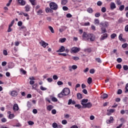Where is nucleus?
I'll list each match as a JSON object with an SVG mask.
<instances>
[{
    "label": "nucleus",
    "instance_id": "61",
    "mask_svg": "<svg viewBox=\"0 0 128 128\" xmlns=\"http://www.w3.org/2000/svg\"><path fill=\"white\" fill-rule=\"evenodd\" d=\"M125 92H128V84H126Z\"/></svg>",
    "mask_w": 128,
    "mask_h": 128
},
{
    "label": "nucleus",
    "instance_id": "28",
    "mask_svg": "<svg viewBox=\"0 0 128 128\" xmlns=\"http://www.w3.org/2000/svg\"><path fill=\"white\" fill-rule=\"evenodd\" d=\"M64 96V94L62 91L60 93L58 94V98H62Z\"/></svg>",
    "mask_w": 128,
    "mask_h": 128
},
{
    "label": "nucleus",
    "instance_id": "62",
    "mask_svg": "<svg viewBox=\"0 0 128 128\" xmlns=\"http://www.w3.org/2000/svg\"><path fill=\"white\" fill-rule=\"evenodd\" d=\"M52 102H58V98H56L55 97H52Z\"/></svg>",
    "mask_w": 128,
    "mask_h": 128
},
{
    "label": "nucleus",
    "instance_id": "42",
    "mask_svg": "<svg viewBox=\"0 0 128 128\" xmlns=\"http://www.w3.org/2000/svg\"><path fill=\"white\" fill-rule=\"evenodd\" d=\"M52 78L53 80H58V76L56 75H54L52 76Z\"/></svg>",
    "mask_w": 128,
    "mask_h": 128
},
{
    "label": "nucleus",
    "instance_id": "33",
    "mask_svg": "<svg viewBox=\"0 0 128 128\" xmlns=\"http://www.w3.org/2000/svg\"><path fill=\"white\" fill-rule=\"evenodd\" d=\"M42 14V9L39 10L37 12V14H38V16H40V14Z\"/></svg>",
    "mask_w": 128,
    "mask_h": 128
},
{
    "label": "nucleus",
    "instance_id": "35",
    "mask_svg": "<svg viewBox=\"0 0 128 128\" xmlns=\"http://www.w3.org/2000/svg\"><path fill=\"white\" fill-rule=\"evenodd\" d=\"M121 12L124 10V5H122L120 6V8H119Z\"/></svg>",
    "mask_w": 128,
    "mask_h": 128
},
{
    "label": "nucleus",
    "instance_id": "6",
    "mask_svg": "<svg viewBox=\"0 0 128 128\" xmlns=\"http://www.w3.org/2000/svg\"><path fill=\"white\" fill-rule=\"evenodd\" d=\"M40 44L43 46V48H46V46H48V44L46 42L42 40L40 42Z\"/></svg>",
    "mask_w": 128,
    "mask_h": 128
},
{
    "label": "nucleus",
    "instance_id": "22",
    "mask_svg": "<svg viewBox=\"0 0 128 128\" xmlns=\"http://www.w3.org/2000/svg\"><path fill=\"white\" fill-rule=\"evenodd\" d=\"M87 82L88 84H90L92 82V78L90 77H89L88 79Z\"/></svg>",
    "mask_w": 128,
    "mask_h": 128
},
{
    "label": "nucleus",
    "instance_id": "17",
    "mask_svg": "<svg viewBox=\"0 0 128 128\" xmlns=\"http://www.w3.org/2000/svg\"><path fill=\"white\" fill-rule=\"evenodd\" d=\"M52 108H54V106H52V105H49L46 107L47 110L49 112H50Z\"/></svg>",
    "mask_w": 128,
    "mask_h": 128
},
{
    "label": "nucleus",
    "instance_id": "59",
    "mask_svg": "<svg viewBox=\"0 0 128 128\" xmlns=\"http://www.w3.org/2000/svg\"><path fill=\"white\" fill-rule=\"evenodd\" d=\"M14 20H13L12 21L10 24L9 25V26H11V27L12 26H14Z\"/></svg>",
    "mask_w": 128,
    "mask_h": 128
},
{
    "label": "nucleus",
    "instance_id": "41",
    "mask_svg": "<svg viewBox=\"0 0 128 128\" xmlns=\"http://www.w3.org/2000/svg\"><path fill=\"white\" fill-rule=\"evenodd\" d=\"M102 2L101 1H98L97 2V6H102Z\"/></svg>",
    "mask_w": 128,
    "mask_h": 128
},
{
    "label": "nucleus",
    "instance_id": "45",
    "mask_svg": "<svg viewBox=\"0 0 128 128\" xmlns=\"http://www.w3.org/2000/svg\"><path fill=\"white\" fill-rule=\"evenodd\" d=\"M62 124H68V121L66 120H64L62 121Z\"/></svg>",
    "mask_w": 128,
    "mask_h": 128
},
{
    "label": "nucleus",
    "instance_id": "40",
    "mask_svg": "<svg viewBox=\"0 0 128 128\" xmlns=\"http://www.w3.org/2000/svg\"><path fill=\"white\" fill-rule=\"evenodd\" d=\"M96 18H100V12H96L94 14Z\"/></svg>",
    "mask_w": 128,
    "mask_h": 128
},
{
    "label": "nucleus",
    "instance_id": "5",
    "mask_svg": "<svg viewBox=\"0 0 128 128\" xmlns=\"http://www.w3.org/2000/svg\"><path fill=\"white\" fill-rule=\"evenodd\" d=\"M80 50V48L78 47H73L71 49V51L72 52H74V54H76V52H78Z\"/></svg>",
    "mask_w": 128,
    "mask_h": 128
},
{
    "label": "nucleus",
    "instance_id": "15",
    "mask_svg": "<svg viewBox=\"0 0 128 128\" xmlns=\"http://www.w3.org/2000/svg\"><path fill=\"white\" fill-rule=\"evenodd\" d=\"M116 8V4L114 2H112L110 4V8L111 10H114Z\"/></svg>",
    "mask_w": 128,
    "mask_h": 128
},
{
    "label": "nucleus",
    "instance_id": "37",
    "mask_svg": "<svg viewBox=\"0 0 128 128\" xmlns=\"http://www.w3.org/2000/svg\"><path fill=\"white\" fill-rule=\"evenodd\" d=\"M52 126L54 128H56L58 127V124H56V122H54L52 124Z\"/></svg>",
    "mask_w": 128,
    "mask_h": 128
},
{
    "label": "nucleus",
    "instance_id": "31",
    "mask_svg": "<svg viewBox=\"0 0 128 128\" xmlns=\"http://www.w3.org/2000/svg\"><path fill=\"white\" fill-rule=\"evenodd\" d=\"M88 12H89V14H92V8H89L87 9Z\"/></svg>",
    "mask_w": 128,
    "mask_h": 128
},
{
    "label": "nucleus",
    "instance_id": "10",
    "mask_svg": "<svg viewBox=\"0 0 128 128\" xmlns=\"http://www.w3.org/2000/svg\"><path fill=\"white\" fill-rule=\"evenodd\" d=\"M65 50L66 49L64 46H61L60 48L56 51V52H64Z\"/></svg>",
    "mask_w": 128,
    "mask_h": 128
},
{
    "label": "nucleus",
    "instance_id": "50",
    "mask_svg": "<svg viewBox=\"0 0 128 128\" xmlns=\"http://www.w3.org/2000/svg\"><path fill=\"white\" fill-rule=\"evenodd\" d=\"M75 108H77L78 110L82 108V106L80 104H77L75 105Z\"/></svg>",
    "mask_w": 128,
    "mask_h": 128
},
{
    "label": "nucleus",
    "instance_id": "11",
    "mask_svg": "<svg viewBox=\"0 0 128 128\" xmlns=\"http://www.w3.org/2000/svg\"><path fill=\"white\" fill-rule=\"evenodd\" d=\"M82 38H83V40H84L86 38H88V34H86V32H84Z\"/></svg>",
    "mask_w": 128,
    "mask_h": 128
},
{
    "label": "nucleus",
    "instance_id": "34",
    "mask_svg": "<svg viewBox=\"0 0 128 128\" xmlns=\"http://www.w3.org/2000/svg\"><path fill=\"white\" fill-rule=\"evenodd\" d=\"M14 118V114H10L8 116V118H10V120H12V118Z\"/></svg>",
    "mask_w": 128,
    "mask_h": 128
},
{
    "label": "nucleus",
    "instance_id": "27",
    "mask_svg": "<svg viewBox=\"0 0 128 128\" xmlns=\"http://www.w3.org/2000/svg\"><path fill=\"white\" fill-rule=\"evenodd\" d=\"M48 28L52 34H54V28L52 26H48Z\"/></svg>",
    "mask_w": 128,
    "mask_h": 128
},
{
    "label": "nucleus",
    "instance_id": "19",
    "mask_svg": "<svg viewBox=\"0 0 128 128\" xmlns=\"http://www.w3.org/2000/svg\"><path fill=\"white\" fill-rule=\"evenodd\" d=\"M122 22H124V18H122V17H121L118 20V23L122 24Z\"/></svg>",
    "mask_w": 128,
    "mask_h": 128
},
{
    "label": "nucleus",
    "instance_id": "23",
    "mask_svg": "<svg viewBox=\"0 0 128 128\" xmlns=\"http://www.w3.org/2000/svg\"><path fill=\"white\" fill-rule=\"evenodd\" d=\"M30 5L27 4L25 6V11L26 12H30Z\"/></svg>",
    "mask_w": 128,
    "mask_h": 128
},
{
    "label": "nucleus",
    "instance_id": "60",
    "mask_svg": "<svg viewBox=\"0 0 128 128\" xmlns=\"http://www.w3.org/2000/svg\"><path fill=\"white\" fill-rule=\"evenodd\" d=\"M62 10H68V8L66 6H64L62 7Z\"/></svg>",
    "mask_w": 128,
    "mask_h": 128
},
{
    "label": "nucleus",
    "instance_id": "20",
    "mask_svg": "<svg viewBox=\"0 0 128 128\" xmlns=\"http://www.w3.org/2000/svg\"><path fill=\"white\" fill-rule=\"evenodd\" d=\"M94 24L97 26H100V20L98 19H95L94 20Z\"/></svg>",
    "mask_w": 128,
    "mask_h": 128
},
{
    "label": "nucleus",
    "instance_id": "26",
    "mask_svg": "<svg viewBox=\"0 0 128 128\" xmlns=\"http://www.w3.org/2000/svg\"><path fill=\"white\" fill-rule=\"evenodd\" d=\"M68 3V0H62L61 4L62 6H66Z\"/></svg>",
    "mask_w": 128,
    "mask_h": 128
},
{
    "label": "nucleus",
    "instance_id": "8",
    "mask_svg": "<svg viewBox=\"0 0 128 128\" xmlns=\"http://www.w3.org/2000/svg\"><path fill=\"white\" fill-rule=\"evenodd\" d=\"M106 122L108 124H112L114 122V117L110 116V120H106Z\"/></svg>",
    "mask_w": 128,
    "mask_h": 128
},
{
    "label": "nucleus",
    "instance_id": "30",
    "mask_svg": "<svg viewBox=\"0 0 128 128\" xmlns=\"http://www.w3.org/2000/svg\"><path fill=\"white\" fill-rule=\"evenodd\" d=\"M29 2H31L32 6H36V0H29Z\"/></svg>",
    "mask_w": 128,
    "mask_h": 128
},
{
    "label": "nucleus",
    "instance_id": "49",
    "mask_svg": "<svg viewBox=\"0 0 128 128\" xmlns=\"http://www.w3.org/2000/svg\"><path fill=\"white\" fill-rule=\"evenodd\" d=\"M57 84L58 86H62V84H64V82H62V81H58L57 82Z\"/></svg>",
    "mask_w": 128,
    "mask_h": 128
},
{
    "label": "nucleus",
    "instance_id": "3",
    "mask_svg": "<svg viewBox=\"0 0 128 128\" xmlns=\"http://www.w3.org/2000/svg\"><path fill=\"white\" fill-rule=\"evenodd\" d=\"M63 94H64V96H68L70 94V88H64L62 90Z\"/></svg>",
    "mask_w": 128,
    "mask_h": 128
},
{
    "label": "nucleus",
    "instance_id": "1",
    "mask_svg": "<svg viewBox=\"0 0 128 128\" xmlns=\"http://www.w3.org/2000/svg\"><path fill=\"white\" fill-rule=\"evenodd\" d=\"M49 6L50 8H51L52 10H56L58 8V6L57 5L56 3L54 2H50Z\"/></svg>",
    "mask_w": 128,
    "mask_h": 128
},
{
    "label": "nucleus",
    "instance_id": "9",
    "mask_svg": "<svg viewBox=\"0 0 128 128\" xmlns=\"http://www.w3.org/2000/svg\"><path fill=\"white\" fill-rule=\"evenodd\" d=\"M18 3L20 4V6H26V2L24 0H18Z\"/></svg>",
    "mask_w": 128,
    "mask_h": 128
},
{
    "label": "nucleus",
    "instance_id": "54",
    "mask_svg": "<svg viewBox=\"0 0 128 128\" xmlns=\"http://www.w3.org/2000/svg\"><path fill=\"white\" fill-rule=\"evenodd\" d=\"M12 26H8V32H12Z\"/></svg>",
    "mask_w": 128,
    "mask_h": 128
},
{
    "label": "nucleus",
    "instance_id": "47",
    "mask_svg": "<svg viewBox=\"0 0 128 128\" xmlns=\"http://www.w3.org/2000/svg\"><path fill=\"white\" fill-rule=\"evenodd\" d=\"M116 34H112L110 36L111 38H113V39L114 38H116Z\"/></svg>",
    "mask_w": 128,
    "mask_h": 128
},
{
    "label": "nucleus",
    "instance_id": "43",
    "mask_svg": "<svg viewBox=\"0 0 128 128\" xmlns=\"http://www.w3.org/2000/svg\"><path fill=\"white\" fill-rule=\"evenodd\" d=\"M66 40V38H62L60 39V42H64Z\"/></svg>",
    "mask_w": 128,
    "mask_h": 128
},
{
    "label": "nucleus",
    "instance_id": "13",
    "mask_svg": "<svg viewBox=\"0 0 128 128\" xmlns=\"http://www.w3.org/2000/svg\"><path fill=\"white\" fill-rule=\"evenodd\" d=\"M108 38V34H104L103 36H102L100 38V40H106Z\"/></svg>",
    "mask_w": 128,
    "mask_h": 128
},
{
    "label": "nucleus",
    "instance_id": "24",
    "mask_svg": "<svg viewBox=\"0 0 128 128\" xmlns=\"http://www.w3.org/2000/svg\"><path fill=\"white\" fill-rule=\"evenodd\" d=\"M84 52H92V49L88 48H86L84 50Z\"/></svg>",
    "mask_w": 128,
    "mask_h": 128
},
{
    "label": "nucleus",
    "instance_id": "39",
    "mask_svg": "<svg viewBox=\"0 0 128 128\" xmlns=\"http://www.w3.org/2000/svg\"><path fill=\"white\" fill-rule=\"evenodd\" d=\"M27 106L30 108H32V103H30V102H27Z\"/></svg>",
    "mask_w": 128,
    "mask_h": 128
},
{
    "label": "nucleus",
    "instance_id": "32",
    "mask_svg": "<svg viewBox=\"0 0 128 128\" xmlns=\"http://www.w3.org/2000/svg\"><path fill=\"white\" fill-rule=\"evenodd\" d=\"M96 60L97 62H98V64H102V60H100V58H96Z\"/></svg>",
    "mask_w": 128,
    "mask_h": 128
},
{
    "label": "nucleus",
    "instance_id": "12",
    "mask_svg": "<svg viewBox=\"0 0 128 128\" xmlns=\"http://www.w3.org/2000/svg\"><path fill=\"white\" fill-rule=\"evenodd\" d=\"M11 96H18V92L16 90H13L11 92Z\"/></svg>",
    "mask_w": 128,
    "mask_h": 128
},
{
    "label": "nucleus",
    "instance_id": "57",
    "mask_svg": "<svg viewBox=\"0 0 128 128\" xmlns=\"http://www.w3.org/2000/svg\"><path fill=\"white\" fill-rule=\"evenodd\" d=\"M40 90H46L47 88L42 86H41L40 87Z\"/></svg>",
    "mask_w": 128,
    "mask_h": 128
},
{
    "label": "nucleus",
    "instance_id": "16",
    "mask_svg": "<svg viewBox=\"0 0 128 128\" xmlns=\"http://www.w3.org/2000/svg\"><path fill=\"white\" fill-rule=\"evenodd\" d=\"M88 102V99H83L82 100V102H81V104H86V102Z\"/></svg>",
    "mask_w": 128,
    "mask_h": 128
},
{
    "label": "nucleus",
    "instance_id": "64",
    "mask_svg": "<svg viewBox=\"0 0 128 128\" xmlns=\"http://www.w3.org/2000/svg\"><path fill=\"white\" fill-rule=\"evenodd\" d=\"M124 30L125 32H128V24L126 26Z\"/></svg>",
    "mask_w": 128,
    "mask_h": 128
},
{
    "label": "nucleus",
    "instance_id": "36",
    "mask_svg": "<svg viewBox=\"0 0 128 128\" xmlns=\"http://www.w3.org/2000/svg\"><path fill=\"white\" fill-rule=\"evenodd\" d=\"M102 96H103L104 100L106 98H108V94H102Z\"/></svg>",
    "mask_w": 128,
    "mask_h": 128
},
{
    "label": "nucleus",
    "instance_id": "58",
    "mask_svg": "<svg viewBox=\"0 0 128 128\" xmlns=\"http://www.w3.org/2000/svg\"><path fill=\"white\" fill-rule=\"evenodd\" d=\"M128 97H125L123 99L124 102H128Z\"/></svg>",
    "mask_w": 128,
    "mask_h": 128
},
{
    "label": "nucleus",
    "instance_id": "55",
    "mask_svg": "<svg viewBox=\"0 0 128 128\" xmlns=\"http://www.w3.org/2000/svg\"><path fill=\"white\" fill-rule=\"evenodd\" d=\"M116 68H118V70H120L122 68V65L120 64H118L116 66Z\"/></svg>",
    "mask_w": 128,
    "mask_h": 128
},
{
    "label": "nucleus",
    "instance_id": "56",
    "mask_svg": "<svg viewBox=\"0 0 128 128\" xmlns=\"http://www.w3.org/2000/svg\"><path fill=\"white\" fill-rule=\"evenodd\" d=\"M126 46H128V44L125 43L124 44H122V48H126Z\"/></svg>",
    "mask_w": 128,
    "mask_h": 128
},
{
    "label": "nucleus",
    "instance_id": "44",
    "mask_svg": "<svg viewBox=\"0 0 128 128\" xmlns=\"http://www.w3.org/2000/svg\"><path fill=\"white\" fill-rule=\"evenodd\" d=\"M28 124L29 126H33V124H34V122L32 121H28Z\"/></svg>",
    "mask_w": 128,
    "mask_h": 128
},
{
    "label": "nucleus",
    "instance_id": "14",
    "mask_svg": "<svg viewBox=\"0 0 128 128\" xmlns=\"http://www.w3.org/2000/svg\"><path fill=\"white\" fill-rule=\"evenodd\" d=\"M46 12H50V13H52V12H54V10H52L50 8H46L45 10Z\"/></svg>",
    "mask_w": 128,
    "mask_h": 128
},
{
    "label": "nucleus",
    "instance_id": "4",
    "mask_svg": "<svg viewBox=\"0 0 128 128\" xmlns=\"http://www.w3.org/2000/svg\"><path fill=\"white\" fill-rule=\"evenodd\" d=\"M83 108H90L92 106V104L90 102L86 103V104H82Z\"/></svg>",
    "mask_w": 128,
    "mask_h": 128
},
{
    "label": "nucleus",
    "instance_id": "2",
    "mask_svg": "<svg viewBox=\"0 0 128 128\" xmlns=\"http://www.w3.org/2000/svg\"><path fill=\"white\" fill-rule=\"evenodd\" d=\"M110 26L108 22L106 21L104 22H101L100 24V28H108Z\"/></svg>",
    "mask_w": 128,
    "mask_h": 128
},
{
    "label": "nucleus",
    "instance_id": "63",
    "mask_svg": "<svg viewBox=\"0 0 128 128\" xmlns=\"http://www.w3.org/2000/svg\"><path fill=\"white\" fill-rule=\"evenodd\" d=\"M90 74H94V69H90Z\"/></svg>",
    "mask_w": 128,
    "mask_h": 128
},
{
    "label": "nucleus",
    "instance_id": "52",
    "mask_svg": "<svg viewBox=\"0 0 128 128\" xmlns=\"http://www.w3.org/2000/svg\"><path fill=\"white\" fill-rule=\"evenodd\" d=\"M123 68H124V70H128V66H126V65H124V66H123Z\"/></svg>",
    "mask_w": 128,
    "mask_h": 128
},
{
    "label": "nucleus",
    "instance_id": "51",
    "mask_svg": "<svg viewBox=\"0 0 128 128\" xmlns=\"http://www.w3.org/2000/svg\"><path fill=\"white\" fill-rule=\"evenodd\" d=\"M12 2V0H9L8 2L6 4V6H10Z\"/></svg>",
    "mask_w": 128,
    "mask_h": 128
},
{
    "label": "nucleus",
    "instance_id": "46",
    "mask_svg": "<svg viewBox=\"0 0 128 128\" xmlns=\"http://www.w3.org/2000/svg\"><path fill=\"white\" fill-rule=\"evenodd\" d=\"M117 94H122V90L120 89H118Z\"/></svg>",
    "mask_w": 128,
    "mask_h": 128
},
{
    "label": "nucleus",
    "instance_id": "48",
    "mask_svg": "<svg viewBox=\"0 0 128 128\" xmlns=\"http://www.w3.org/2000/svg\"><path fill=\"white\" fill-rule=\"evenodd\" d=\"M18 26H22V21L18 22Z\"/></svg>",
    "mask_w": 128,
    "mask_h": 128
},
{
    "label": "nucleus",
    "instance_id": "38",
    "mask_svg": "<svg viewBox=\"0 0 128 128\" xmlns=\"http://www.w3.org/2000/svg\"><path fill=\"white\" fill-rule=\"evenodd\" d=\"M101 12H106V7H102L101 9Z\"/></svg>",
    "mask_w": 128,
    "mask_h": 128
},
{
    "label": "nucleus",
    "instance_id": "7",
    "mask_svg": "<svg viewBox=\"0 0 128 128\" xmlns=\"http://www.w3.org/2000/svg\"><path fill=\"white\" fill-rule=\"evenodd\" d=\"M18 110H20V108H18V104H14L13 106V110L14 112H18Z\"/></svg>",
    "mask_w": 128,
    "mask_h": 128
},
{
    "label": "nucleus",
    "instance_id": "21",
    "mask_svg": "<svg viewBox=\"0 0 128 128\" xmlns=\"http://www.w3.org/2000/svg\"><path fill=\"white\" fill-rule=\"evenodd\" d=\"M77 98L78 100H82V95L80 93H78Z\"/></svg>",
    "mask_w": 128,
    "mask_h": 128
},
{
    "label": "nucleus",
    "instance_id": "53",
    "mask_svg": "<svg viewBox=\"0 0 128 128\" xmlns=\"http://www.w3.org/2000/svg\"><path fill=\"white\" fill-rule=\"evenodd\" d=\"M120 120L121 122H122V124H124L126 122V120H124V118H121L120 119Z\"/></svg>",
    "mask_w": 128,
    "mask_h": 128
},
{
    "label": "nucleus",
    "instance_id": "29",
    "mask_svg": "<svg viewBox=\"0 0 128 128\" xmlns=\"http://www.w3.org/2000/svg\"><path fill=\"white\" fill-rule=\"evenodd\" d=\"M118 38L120 40V42H124V39L122 38V34H120L119 36H118Z\"/></svg>",
    "mask_w": 128,
    "mask_h": 128
},
{
    "label": "nucleus",
    "instance_id": "18",
    "mask_svg": "<svg viewBox=\"0 0 128 128\" xmlns=\"http://www.w3.org/2000/svg\"><path fill=\"white\" fill-rule=\"evenodd\" d=\"M14 67V64L12 62L9 63L8 64V68H12Z\"/></svg>",
    "mask_w": 128,
    "mask_h": 128
},
{
    "label": "nucleus",
    "instance_id": "25",
    "mask_svg": "<svg viewBox=\"0 0 128 128\" xmlns=\"http://www.w3.org/2000/svg\"><path fill=\"white\" fill-rule=\"evenodd\" d=\"M102 34H104L106 32V28L102 27L101 28Z\"/></svg>",
    "mask_w": 128,
    "mask_h": 128
}]
</instances>
